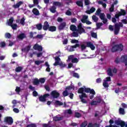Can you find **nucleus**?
<instances>
[{
  "label": "nucleus",
  "instance_id": "f257e3e1",
  "mask_svg": "<svg viewBox=\"0 0 127 127\" xmlns=\"http://www.w3.org/2000/svg\"><path fill=\"white\" fill-rule=\"evenodd\" d=\"M121 21L122 22H119V23H117L114 25V34L115 35L119 34V32H120V30H121V27H124V24H127V19H122Z\"/></svg>",
  "mask_w": 127,
  "mask_h": 127
},
{
  "label": "nucleus",
  "instance_id": "f03ea898",
  "mask_svg": "<svg viewBox=\"0 0 127 127\" xmlns=\"http://www.w3.org/2000/svg\"><path fill=\"white\" fill-rule=\"evenodd\" d=\"M123 50H124V45L122 43L115 45L111 49V51L113 53L117 52V51L121 52Z\"/></svg>",
  "mask_w": 127,
  "mask_h": 127
},
{
  "label": "nucleus",
  "instance_id": "7ed1b4c3",
  "mask_svg": "<svg viewBox=\"0 0 127 127\" xmlns=\"http://www.w3.org/2000/svg\"><path fill=\"white\" fill-rule=\"evenodd\" d=\"M79 98L82 104H87L88 101H86L84 98H88V96H87L86 94H82L81 95H79Z\"/></svg>",
  "mask_w": 127,
  "mask_h": 127
},
{
  "label": "nucleus",
  "instance_id": "20e7f679",
  "mask_svg": "<svg viewBox=\"0 0 127 127\" xmlns=\"http://www.w3.org/2000/svg\"><path fill=\"white\" fill-rule=\"evenodd\" d=\"M4 122L8 125H12L13 124V119L11 117H6L4 118Z\"/></svg>",
  "mask_w": 127,
  "mask_h": 127
},
{
  "label": "nucleus",
  "instance_id": "39448f33",
  "mask_svg": "<svg viewBox=\"0 0 127 127\" xmlns=\"http://www.w3.org/2000/svg\"><path fill=\"white\" fill-rule=\"evenodd\" d=\"M51 96L54 99H57L60 97V93L57 92V90H53L51 93Z\"/></svg>",
  "mask_w": 127,
  "mask_h": 127
},
{
  "label": "nucleus",
  "instance_id": "423d86ee",
  "mask_svg": "<svg viewBox=\"0 0 127 127\" xmlns=\"http://www.w3.org/2000/svg\"><path fill=\"white\" fill-rule=\"evenodd\" d=\"M73 55H70L68 58V61H71L72 63H78L79 62V60L77 58H73Z\"/></svg>",
  "mask_w": 127,
  "mask_h": 127
},
{
  "label": "nucleus",
  "instance_id": "0eeeda50",
  "mask_svg": "<svg viewBox=\"0 0 127 127\" xmlns=\"http://www.w3.org/2000/svg\"><path fill=\"white\" fill-rule=\"evenodd\" d=\"M50 27V25H49V23H48V22L46 21L44 22V25L43 26V30H45V31H47V30H49Z\"/></svg>",
  "mask_w": 127,
  "mask_h": 127
},
{
  "label": "nucleus",
  "instance_id": "6e6552de",
  "mask_svg": "<svg viewBox=\"0 0 127 127\" xmlns=\"http://www.w3.org/2000/svg\"><path fill=\"white\" fill-rule=\"evenodd\" d=\"M80 46L79 44H76L74 46H68L67 48H69V52H73L74 51V48H77V47H79Z\"/></svg>",
  "mask_w": 127,
  "mask_h": 127
},
{
  "label": "nucleus",
  "instance_id": "1a4fd4ad",
  "mask_svg": "<svg viewBox=\"0 0 127 127\" xmlns=\"http://www.w3.org/2000/svg\"><path fill=\"white\" fill-rule=\"evenodd\" d=\"M121 61L122 63H125V66H127V55L122 56L121 58Z\"/></svg>",
  "mask_w": 127,
  "mask_h": 127
},
{
  "label": "nucleus",
  "instance_id": "9d476101",
  "mask_svg": "<svg viewBox=\"0 0 127 127\" xmlns=\"http://www.w3.org/2000/svg\"><path fill=\"white\" fill-rule=\"evenodd\" d=\"M33 49H34L35 50H38V51L41 52L43 51V48L42 47V46H40L39 45L37 44L34 45Z\"/></svg>",
  "mask_w": 127,
  "mask_h": 127
},
{
  "label": "nucleus",
  "instance_id": "9b49d317",
  "mask_svg": "<svg viewBox=\"0 0 127 127\" xmlns=\"http://www.w3.org/2000/svg\"><path fill=\"white\" fill-rule=\"evenodd\" d=\"M86 47H89L91 49V50H95L96 48L95 46H94V44H93V43H92L91 42H88L86 43Z\"/></svg>",
  "mask_w": 127,
  "mask_h": 127
},
{
  "label": "nucleus",
  "instance_id": "f8f14e48",
  "mask_svg": "<svg viewBox=\"0 0 127 127\" xmlns=\"http://www.w3.org/2000/svg\"><path fill=\"white\" fill-rule=\"evenodd\" d=\"M66 22H64L61 23L58 27L59 30H60V31L63 30V29H64V28L66 27Z\"/></svg>",
  "mask_w": 127,
  "mask_h": 127
},
{
  "label": "nucleus",
  "instance_id": "ddd939ff",
  "mask_svg": "<svg viewBox=\"0 0 127 127\" xmlns=\"http://www.w3.org/2000/svg\"><path fill=\"white\" fill-rule=\"evenodd\" d=\"M17 38L20 40H23L24 38H26V35L24 33H22L17 36Z\"/></svg>",
  "mask_w": 127,
  "mask_h": 127
},
{
  "label": "nucleus",
  "instance_id": "4468645a",
  "mask_svg": "<svg viewBox=\"0 0 127 127\" xmlns=\"http://www.w3.org/2000/svg\"><path fill=\"white\" fill-rule=\"evenodd\" d=\"M84 92L85 93H90V94H94V89H91L88 87L84 88Z\"/></svg>",
  "mask_w": 127,
  "mask_h": 127
},
{
  "label": "nucleus",
  "instance_id": "2eb2a0df",
  "mask_svg": "<svg viewBox=\"0 0 127 127\" xmlns=\"http://www.w3.org/2000/svg\"><path fill=\"white\" fill-rule=\"evenodd\" d=\"M95 10H96V8L94 7H92L90 10H87L86 11V13L87 14H91V13H93V12H95Z\"/></svg>",
  "mask_w": 127,
  "mask_h": 127
},
{
  "label": "nucleus",
  "instance_id": "dca6fc26",
  "mask_svg": "<svg viewBox=\"0 0 127 127\" xmlns=\"http://www.w3.org/2000/svg\"><path fill=\"white\" fill-rule=\"evenodd\" d=\"M21 4H23V2L22 1H20L16 3L15 4L13 5V7L14 8H18Z\"/></svg>",
  "mask_w": 127,
  "mask_h": 127
},
{
  "label": "nucleus",
  "instance_id": "f3484780",
  "mask_svg": "<svg viewBox=\"0 0 127 127\" xmlns=\"http://www.w3.org/2000/svg\"><path fill=\"white\" fill-rule=\"evenodd\" d=\"M32 11L33 14H34L35 15L37 16V15H39L40 14L39 10H38V9H37V8H33Z\"/></svg>",
  "mask_w": 127,
  "mask_h": 127
},
{
  "label": "nucleus",
  "instance_id": "a211bd4d",
  "mask_svg": "<svg viewBox=\"0 0 127 127\" xmlns=\"http://www.w3.org/2000/svg\"><path fill=\"white\" fill-rule=\"evenodd\" d=\"M57 28L55 26H50L49 28V31H51V32H54L56 31Z\"/></svg>",
  "mask_w": 127,
  "mask_h": 127
},
{
  "label": "nucleus",
  "instance_id": "6ab92c4d",
  "mask_svg": "<svg viewBox=\"0 0 127 127\" xmlns=\"http://www.w3.org/2000/svg\"><path fill=\"white\" fill-rule=\"evenodd\" d=\"M50 11L52 13H55L56 12V6L55 5H53L51 8H50Z\"/></svg>",
  "mask_w": 127,
  "mask_h": 127
},
{
  "label": "nucleus",
  "instance_id": "aec40b11",
  "mask_svg": "<svg viewBox=\"0 0 127 127\" xmlns=\"http://www.w3.org/2000/svg\"><path fill=\"white\" fill-rule=\"evenodd\" d=\"M30 48H31V46L30 45L27 46L25 48L22 49V51H23V52H25V51H26V52H28V51L30 50Z\"/></svg>",
  "mask_w": 127,
  "mask_h": 127
},
{
  "label": "nucleus",
  "instance_id": "412c9836",
  "mask_svg": "<svg viewBox=\"0 0 127 127\" xmlns=\"http://www.w3.org/2000/svg\"><path fill=\"white\" fill-rule=\"evenodd\" d=\"M53 121L55 122H59L60 121H62V117H59L58 116H55L53 117Z\"/></svg>",
  "mask_w": 127,
  "mask_h": 127
},
{
  "label": "nucleus",
  "instance_id": "4be33fe9",
  "mask_svg": "<svg viewBox=\"0 0 127 127\" xmlns=\"http://www.w3.org/2000/svg\"><path fill=\"white\" fill-rule=\"evenodd\" d=\"M53 5L55 6H62L63 4L62 3L59 1H54Z\"/></svg>",
  "mask_w": 127,
  "mask_h": 127
},
{
  "label": "nucleus",
  "instance_id": "5701e85b",
  "mask_svg": "<svg viewBox=\"0 0 127 127\" xmlns=\"http://www.w3.org/2000/svg\"><path fill=\"white\" fill-rule=\"evenodd\" d=\"M84 88L83 87H81L78 89L77 93L78 94H81V95H83V94H86L85 93H84Z\"/></svg>",
  "mask_w": 127,
  "mask_h": 127
},
{
  "label": "nucleus",
  "instance_id": "b1692460",
  "mask_svg": "<svg viewBox=\"0 0 127 127\" xmlns=\"http://www.w3.org/2000/svg\"><path fill=\"white\" fill-rule=\"evenodd\" d=\"M39 101L42 102H46V99L43 95H41L39 97Z\"/></svg>",
  "mask_w": 127,
  "mask_h": 127
},
{
  "label": "nucleus",
  "instance_id": "393cba45",
  "mask_svg": "<svg viewBox=\"0 0 127 127\" xmlns=\"http://www.w3.org/2000/svg\"><path fill=\"white\" fill-rule=\"evenodd\" d=\"M70 29L71 31H77V27L75 25H71L70 26Z\"/></svg>",
  "mask_w": 127,
  "mask_h": 127
},
{
  "label": "nucleus",
  "instance_id": "a878e982",
  "mask_svg": "<svg viewBox=\"0 0 127 127\" xmlns=\"http://www.w3.org/2000/svg\"><path fill=\"white\" fill-rule=\"evenodd\" d=\"M119 14L122 16V15L125 16L127 14V11L124 9H121V11L119 12Z\"/></svg>",
  "mask_w": 127,
  "mask_h": 127
},
{
  "label": "nucleus",
  "instance_id": "bb28decb",
  "mask_svg": "<svg viewBox=\"0 0 127 127\" xmlns=\"http://www.w3.org/2000/svg\"><path fill=\"white\" fill-rule=\"evenodd\" d=\"M107 74L108 76H110L111 77H113L114 76V74H113V72H112V69L108 68L107 70Z\"/></svg>",
  "mask_w": 127,
  "mask_h": 127
},
{
  "label": "nucleus",
  "instance_id": "cd10ccee",
  "mask_svg": "<svg viewBox=\"0 0 127 127\" xmlns=\"http://www.w3.org/2000/svg\"><path fill=\"white\" fill-rule=\"evenodd\" d=\"M76 4L78 6H80V7H83V1H77L76 2Z\"/></svg>",
  "mask_w": 127,
  "mask_h": 127
},
{
  "label": "nucleus",
  "instance_id": "c85d7f7f",
  "mask_svg": "<svg viewBox=\"0 0 127 127\" xmlns=\"http://www.w3.org/2000/svg\"><path fill=\"white\" fill-rule=\"evenodd\" d=\"M39 81L41 84H44V83H45V81H46V78L45 77H42L39 78Z\"/></svg>",
  "mask_w": 127,
  "mask_h": 127
},
{
  "label": "nucleus",
  "instance_id": "c756f323",
  "mask_svg": "<svg viewBox=\"0 0 127 127\" xmlns=\"http://www.w3.org/2000/svg\"><path fill=\"white\" fill-rule=\"evenodd\" d=\"M39 83H40L39 79L37 78L34 79L33 82V84H34V85H36V86H37L38 85H39Z\"/></svg>",
  "mask_w": 127,
  "mask_h": 127
},
{
  "label": "nucleus",
  "instance_id": "7c9ffc66",
  "mask_svg": "<svg viewBox=\"0 0 127 127\" xmlns=\"http://www.w3.org/2000/svg\"><path fill=\"white\" fill-rule=\"evenodd\" d=\"M119 114L120 115H125L126 114V112H125V109L120 108L119 109Z\"/></svg>",
  "mask_w": 127,
  "mask_h": 127
},
{
  "label": "nucleus",
  "instance_id": "2f4dec72",
  "mask_svg": "<svg viewBox=\"0 0 127 127\" xmlns=\"http://www.w3.org/2000/svg\"><path fill=\"white\" fill-rule=\"evenodd\" d=\"M92 20L94 21V22H98V20H99V18L97 17L95 15H93L92 16Z\"/></svg>",
  "mask_w": 127,
  "mask_h": 127
},
{
  "label": "nucleus",
  "instance_id": "473e14b6",
  "mask_svg": "<svg viewBox=\"0 0 127 127\" xmlns=\"http://www.w3.org/2000/svg\"><path fill=\"white\" fill-rule=\"evenodd\" d=\"M55 104L56 106H63V103L61 102V101H60L59 100H56L55 102Z\"/></svg>",
  "mask_w": 127,
  "mask_h": 127
},
{
  "label": "nucleus",
  "instance_id": "72a5a7b5",
  "mask_svg": "<svg viewBox=\"0 0 127 127\" xmlns=\"http://www.w3.org/2000/svg\"><path fill=\"white\" fill-rule=\"evenodd\" d=\"M12 23H13V18L11 17L8 20V25H9V26H10L11 25H12Z\"/></svg>",
  "mask_w": 127,
  "mask_h": 127
},
{
  "label": "nucleus",
  "instance_id": "f704fd0d",
  "mask_svg": "<svg viewBox=\"0 0 127 127\" xmlns=\"http://www.w3.org/2000/svg\"><path fill=\"white\" fill-rule=\"evenodd\" d=\"M22 70V67L21 66H18L15 69V72H17V73L21 72Z\"/></svg>",
  "mask_w": 127,
  "mask_h": 127
},
{
  "label": "nucleus",
  "instance_id": "c9c22d12",
  "mask_svg": "<svg viewBox=\"0 0 127 127\" xmlns=\"http://www.w3.org/2000/svg\"><path fill=\"white\" fill-rule=\"evenodd\" d=\"M87 47V46L85 45V44H81L80 45V47H78L79 48H80L81 51H84L86 49Z\"/></svg>",
  "mask_w": 127,
  "mask_h": 127
},
{
  "label": "nucleus",
  "instance_id": "e433bc0d",
  "mask_svg": "<svg viewBox=\"0 0 127 127\" xmlns=\"http://www.w3.org/2000/svg\"><path fill=\"white\" fill-rule=\"evenodd\" d=\"M77 31L78 32V33H79V34H82V33H86V31L84 28H82L80 29V30H77Z\"/></svg>",
  "mask_w": 127,
  "mask_h": 127
},
{
  "label": "nucleus",
  "instance_id": "4c0bfd02",
  "mask_svg": "<svg viewBox=\"0 0 127 127\" xmlns=\"http://www.w3.org/2000/svg\"><path fill=\"white\" fill-rule=\"evenodd\" d=\"M20 23L21 24V25H24L25 24V18L24 17H22L20 21Z\"/></svg>",
  "mask_w": 127,
  "mask_h": 127
},
{
  "label": "nucleus",
  "instance_id": "58836bf2",
  "mask_svg": "<svg viewBox=\"0 0 127 127\" xmlns=\"http://www.w3.org/2000/svg\"><path fill=\"white\" fill-rule=\"evenodd\" d=\"M38 30H41L42 29V24L39 23L36 25Z\"/></svg>",
  "mask_w": 127,
  "mask_h": 127
},
{
  "label": "nucleus",
  "instance_id": "ea45409f",
  "mask_svg": "<svg viewBox=\"0 0 127 127\" xmlns=\"http://www.w3.org/2000/svg\"><path fill=\"white\" fill-rule=\"evenodd\" d=\"M87 125L88 122L87 121H84L80 125V127H86Z\"/></svg>",
  "mask_w": 127,
  "mask_h": 127
},
{
  "label": "nucleus",
  "instance_id": "a19ab883",
  "mask_svg": "<svg viewBox=\"0 0 127 127\" xmlns=\"http://www.w3.org/2000/svg\"><path fill=\"white\" fill-rule=\"evenodd\" d=\"M63 96H64V97H67V96H69V92H68L67 90L64 91L63 92Z\"/></svg>",
  "mask_w": 127,
  "mask_h": 127
},
{
  "label": "nucleus",
  "instance_id": "79ce46f5",
  "mask_svg": "<svg viewBox=\"0 0 127 127\" xmlns=\"http://www.w3.org/2000/svg\"><path fill=\"white\" fill-rule=\"evenodd\" d=\"M10 26H11L13 30H15L17 28V24H12Z\"/></svg>",
  "mask_w": 127,
  "mask_h": 127
},
{
  "label": "nucleus",
  "instance_id": "37998d69",
  "mask_svg": "<svg viewBox=\"0 0 127 127\" xmlns=\"http://www.w3.org/2000/svg\"><path fill=\"white\" fill-rule=\"evenodd\" d=\"M115 10V5L114 4H112L111 5V7L109 8V11L110 12H113Z\"/></svg>",
  "mask_w": 127,
  "mask_h": 127
},
{
  "label": "nucleus",
  "instance_id": "c03bdc74",
  "mask_svg": "<svg viewBox=\"0 0 127 127\" xmlns=\"http://www.w3.org/2000/svg\"><path fill=\"white\" fill-rule=\"evenodd\" d=\"M42 63H43V61H35V64L36 65H37L38 66L40 64H42Z\"/></svg>",
  "mask_w": 127,
  "mask_h": 127
},
{
  "label": "nucleus",
  "instance_id": "a18cd8bd",
  "mask_svg": "<svg viewBox=\"0 0 127 127\" xmlns=\"http://www.w3.org/2000/svg\"><path fill=\"white\" fill-rule=\"evenodd\" d=\"M94 93H90L91 95H89V98L90 99V100H93V99H94V96H95V95H96V92L95 91V90H94Z\"/></svg>",
  "mask_w": 127,
  "mask_h": 127
},
{
  "label": "nucleus",
  "instance_id": "49530a36",
  "mask_svg": "<svg viewBox=\"0 0 127 127\" xmlns=\"http://www.w3.org/2000/svg\"><path fill=\"white\" fill-rule=\"evenodd\" d=\"M75 118H81V117H82V115L79 112H75Z\"/></svg>",
  "mask_w": 127,
  "mask_h": 127
},
{
  "label": "nucleus",
  "instance_id": "de8ad7c7",
  "mask_svg": "<svg viewBox=\"0 0 127 127\" xmlns=\"http://www.w3.org/2000/svg\"><path fill=\"white\" fill-rule=\"evenodd\" d=\"M6 45V44H5V42H1L0 43V47H1L2 48H3V47H5Z\"/></svg>",
  "mask_w": 127,
  "mask_h": 127
},
{
  "label": "nucleus",
  "instance_id": "09e8293b",
  "mask_svg": "<svg viewBox=\"0 0 127 127\" xmlns=\"http://www.w3.org/2000/svg\"><path fill=\"white\" fill-rule=\"evenodd\" d=\"M5 38H8V39L11 38V35L9 33H6L5 34Z\"/></svg>",
  "mask_w": 127,
  "mask_h": 127
},
{
  "label": "nucleus",
  "instance_id": "8fccbe9b",
  "mask_svg": "<svg viewBox=\"0 0 127 127\" xmlns=\"http://www.w3.org/2000/svg\"><path fill=\"white\" fill-rule=\"evenodd\" d=\"M50 123H51V122L49 121L48 122V124H43L42 127H50Z\"/></svg>",
  "mask_w": 127,
  "mask_h": 127
},
{
  "label": "nucleus",
  "instance_id": "3c124183",
  "mask_svg": "<svg viewBox=\"0 0 127 127\" xmlns=\"http://www.w3.org/2000/svg\"><path fill=\"white\" fill-rule=\"evenodd\" d=\"M103 86H104V88H108L109 83H108L107 81H105L103 83Z\"/></svg>",
  "mask_w": 127,
  "mask_h": 127
},
{
  "label": "nucleus",
  "instance_id": "603ef678",
  "mask_svg": "<svg viewBox=\"0 0 127 127\" xmlns=\"http://www.w3.org/2000/svg\"><path fill=\"white\" fill-rule=\"evenodd\" d=\"M99 17H100V19H101V20L102 19H104V18H105V13H100V14L99 15Z\"/></svg>",
  "mask_w": 127,
  "mask_h": 127
},
{
  "label": "nucleus",
  "instance_id": "864d4df0",
  "mask_svg": "<svg viewBox=\"0 0 127 127\" xmlns=\"http://www.w3.org/2000/svg\"><path fill=\"white\" fill-rule=\"evenodd\" d=\"M72 36L73 37H78V36H79V34L77 32H73L72 33Z\"/></svg>",
  "mask_w": 127,
  "mask_h": 127
},
{
  "label": "nucleus",
  "instance_id": "5fc2aeb1",
  "mask_svg": "<svg viewBox=\"0 0 127 127\" xmlns=\"http://www.w3.org/2000/svg\"><path fill=\"white\" fill-rule=\"evenodd\" d=\"M34 38H38L39 39H41V38H43V35L38 34Z\"/></svg>",
  "mask_w": 127,
  "mask_h": 127
},
{
  "label": "nucleus",
  "instance_id": "6e6d98bb",
  "mask_svg": "<svg viewBox=\"0 0 127 127\" xmlns=\"http://www.w3.org/2000/svg\"><path fill=\"white\" fill-rule=\"evenodd\" d=\"M26 127H37V126L35 124H31L27 125Z\"/></svg>",
  "mask_w": 127,
  "mask_h": 127
},
{
  "label": "nucleus",
  "instance_id": "4d7b16f0",
  "mask_svg": "<svg viewBox=\"0 0 127 127\" xmlns=\"http://www.w3.org/2000/svg\"><path fill=\"white\" fill-rule=\"evenodd\" d=\"M65 14L66 15H68L69 16H70V15H72V12L70 11L69 10H67L66 12H65Z\"/></svg>",
  "mask_w": 127,
  "mask_h": 127
},
{
  "label": "nucleus",
  "instance_id": "13d9d810",
  "mask_svg": "<svg viewBox=\"0 0 127 127\" xmlns=\"http://www.w3.org/2000/svg\"><path fill=\"white\" fill-rule=\"evenodd\" d=\"M82 28H83V27H82V23H79V24L77 26V30H80L81 29H82Z\"/></svg>",
  "mask_w": 127,
  "mask_h": 127
},
{
  "label": "nucleus",
  "instance_id": "bf43d9fd",
  "mask_svg": "<svg viewBox=\"0 0 127 127\" xmlns=\"http://www.w3.org/2000/svg\"><path fill=\"white\" fill-rule=\"evenodd\" d=\"M103 25V23H96V26L97 28H101V26Z\"/></svg>",
  "mask_w": 127,
  "mask_h": 127
},
{
  "label": "nucleus",
  "instance_id": "052dcab7",
  "mask_svg": "<svg viewBox=\"0 0 127 127\" xmlns=\"http://www.w3.org/2000/svg\"><path fill=\"white\" fill-rule=\"evenodd\" d=\"M91 36H92V37H93V38H97V33H96L95 32L92 33Z\"/></svg>",
  "mask_w": 127,
  "mask_h": 127
},
{
  "label": "nucleus",
  "instance_id": "680f3d73",
  "mask_svg": "<svg viewBox=\"0 0 127 127\" xmlns=\"http://www.w3.org/2000/svg\"><path fill=\"white\" fill-rule=\"evenodd\" d=\"M15 91L16 93H18V94L20 92V87L17 86Z\"/></svg>",
  "mask_w": 127,
  "mask_h": 127
},
{
  "label": "nucleus",
  "instance_id": "e2e57ef3",
  "mask_svg": "<svg viewBox=\"0 0 127 127\" xmlns=\"http://www.w3.org/2000/svg\"><path fill=\"white\" fill-rule=\"evenodd\" d=\"M73 77H75V78H77V79H79V74H78L76 72H74L73 73Z\"/></svg>",
  "mask_w": 127,
  "mask_h": 127
},
{
  "label": "nucleus",
  "instance_id": "0e129e2a",
  "mask_svg": "<svg viewBox=\"0 0 127 127\" xmlns=\"http://www.w3.org/2000/svg\"><path fill=\"white\" fill-rule=\"evenodd\" d=\"M55 61L57 62H60L61 59H60V58H59V57L57 56L55 58Z\"/></svg>",
  "mask_w": 127,
  "mask_h": 127
},
{
  "label": "nucleus",
  "instance_id": "69168bd1",
  "mask_svg": "<svg viewBox=\"0 0 127 127\" xmlns=\"http://www.w3.org/2000/svg\"><path fill=\"white\" fill-rule=\"evenodd\" d=\"M33 0V3L34 5H37L39 3V1L38 0Z\"/></svg>",
  "mask_w": 127,
  "mask_h": 127
},
{
  "label": "nucleus",
  "instance_id": "338daca9",
  "mask_svg": "<svg viewBox=\"0 0 127 127\" xmlns=\"http://www.w3.org/2000/svg\"><path fill=\"white\" fill-rule=\"evenodd\" d=\"M71 43H79V41L76 39H73L71 41Z\"/></svg>",
  "mask_w": 127,
  "mask_h": 127
},
{
  "label": "nucleus",
  "instance_id": "774afa93",
  "mask_svg": "<svg viewBox=\"0 0 127 127\" xmlns=\"http://www.w3.org/2000/svg\"><path fill=\"white\" fill-rule=\"evenodd\" d=\"M95 14L96 15H100V14H101V10L99 8L96 11Z\"/></svg>",
  "mask_w": 127,
  "mask_h": 127
}]
</instances>
